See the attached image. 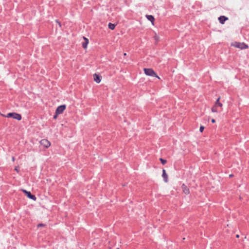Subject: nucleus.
Returning a JSON list of instances; mask_svg holds the SVG:
<instances>
[{
	"label": "nucleus",
	"instance_id": "5701e85b",
	"mask_svg": "<svg viewBox=\"0 0 249 249\" xmlns=\"http://www.w3.org/2000/svg\"><path fill=\"white\" fill-rule=\"evenodd\" d=\"M12 161H15V158H14V157H12Z\"/></svg>",
	"mask_w": 249,
	"mask_h": 249
},
{
	"label": "nucleus",
	"instance_id": "20e7f679",
	"mask_svg": "<svg viewBox=\"0 0 249 249\" xmlns=\"http://www.w3.org/2000/svg\"><path fill=\"white\" fill-rule=\"evenodd\" d=\"M143 71L146 75L148 76L156 77L160 79V77L156 74V73L152 69L144 68Z\"/></svg>",
	"mask_w": 249,
	"mask_h": 249
},
{
	"label": "nucleus",
	"instance_id": "4468645a",
	"mask_svg": "<svg viewBox=\"0 0 249 249\" xmlns=\"http://www.w3.org/2000/svg\"><path fill=\"white\" fill-rule=\"evenodd\" d=\"M218 19H219V21L220 22V23H221V24H224V22L228 19V18H226L225 17V16H220L219 18H218Z\"/></svg>",
	"mask_w": 249,
	"mask_h": 249
},
{
	"label": "nucleus",
	"instance_id": "4be33fe9",
	"mask_svg": "<svg viewBox=\"0 0 249 249\" xmlns=\"http://www.w3.org/2000/svg\"><path fill=\"white\" fill-rule=\"evenodd\" d=\"M212 122L213 123H214L215 122V120L214 119H213L212 120Z\"/></svg>",
	"mask_w": 249,
	"mask_h": 249
},
{
	"label": "nucleus",
	"instance_id": "6ab92c4d",
	"mask_svg": "<svg viewBox=\"0 0 249 249\" xmlns=\"http://www.w3.org/2000/svg\"><path fill=\"white\" fill-rule=\"evenodd\" d=\"M55 21L58 24V25H59V27H61V24L60 22L58 20H56Z\"/></svg>",
	"mask_w": 249,
	"mask_h": 249
},
{
	"label": "nucleus",
	"instance_id": "a211bd4d",
	"mask_svg": "<svg viewBox=\"0 0 249 249\" xmlns=\"http://www.w3.org/2000/svg\"><path fill=\"white\" fill-rule=\"evenodd\" d=\"M15 170L16 171V172H17L18 173L19 171L18 167V166L15 167Z\"/></svg>",
	"mask_w": 249,
	"mask_h": 249
},
{
	"label": "nucleus",
	"instance_id": "0eeeda50",
	"mask_svg": "<svg viewBox=\"0 0 249 249\" xmlns=\"http://www.w3.org/2000/svg\"><path fill=\"white\" fill-rule=\"evenodd\" d=\"M23 192L27 195V196L29 198L32 199H33L34 200H36V196H34V195H32L30 192H28V191H27L26 190H23Z\"/></svg>",
	"mask_w": 249,
	"mask_h": 249
},
{
	"label": "nucleus",
	"instance_id": "ddd939ff",
	"mask_svg": "<svg viewBox=\"0 0 249 249\" xmlns=\"http://www.w3.org/2000/svg\"><path fill=\"white\" fill-rule=\"evenodd\" d=\"M162 176L164 179V181L166 182H168V175L166 173V171L164 169L162 170Z\"/></svg>",
	"mask_w": 249,
	"mask_h": 249
},
{
	"label": "nucleus",
	"instance_id": "2eb2a0df",
	"mask_svg": "<svg viewBox=\"0 0 249 249\" xmlns=\"http://www.w3.org/2000/svg\"><path fill=\"white\" fill-rule=\"evenodd\" d=\"M116 24H112L111 23H109L108 26L109 29L111 30H114L115 28Z\"/></svg>",
	"mask_w": 249,
	"mask_h": 249
},
{
	"label": "nucleus",
	"instance_id": "f03ea898",
	"mask_svg": "<svg viewBox=\"0 0 249 249\" xmlns=\"http://www.w3.org/2000/svg\"><path fill=\"white\" fill-rule=\"evenodd\" d=\"M231 46L241 50L248 48V45L244 42H234L231 44Z\"/></svg>",
	"mask_w": 249,
	"mask_h": 249
},
{
	"label": "nucleus",
	"instance_id": "423d86ee",
	"mask_svg": "<svg viewBox=\"0 0 249 249\" xmlns=\"http://www.w3.org/2000/svg\"><path fill=\"white\" fill-rule=\"evenodd\" d=\"M40 144L45 148H48L51 145L50 142L46 139H43L40 142Z\"/></svg>",
	"mask_w": 249,
	"mask_h": 249
},
{
	"label": "nucleus",
	"instance_id": "b1692460",
	"mask_svg": "<svg viewBox=\"0 0 249 249\" xmlns=\"http://www.w3.org/2000/svg\"><path fill=\"white\" fill-rule=\"evenodd\" d=\"M232 176H233V175H230V177H232Z\"/></svg>",
	"mask_w": 249,
	"mask_h": 249
},
{
	"label": "nucleus",
	"instance_id": "7ed1b4c3",
	"mask_svg": "<svg viewBox=\"0 0 249 249\" xmlns=\"http://www.w3.org/2000/svg\"><path fill=\"white\" fill-rule=\"evenodd\" d=\"M7 118H13L17 120H20L21 119V116L19 114L15 113V112H11L8 113L6 115L4 116Z\"/></svg>",
	"mask_w": 249,
	"mask_h": 249
},
{
	"label": "nucleus",
	"instance_id": "393cba45",
	"mask_svg": "<svg viewBox=\"0 0 249 249\" xmlns=\"http://www.w3.org/2000/svg\"><path fill=\"white\" fill-rule=\"evenodd\" d=\"M239 235H236V237L238 238L239 237Z\"/></svg>",
	"mask_w": 249,
	"mask_h": 249
},
{
	"label": "nucleus",
	"instance_id": "412c9836",
	"mask_svg": "<svg viewBox=\"0 0 249 249\" xmlns=\"http://www.w3.org/2000/svg\"><path fill=\"white\" fill-rule=\"evenodd\" d=\"M58 115V114H56L55 113V114L53 116V118H54V119H56L57 118V115Z\"/></svg>",
	"mask_w": 249,
	"mask_h": 249
},
{
	"label": "nucleus",
	"instance_id": "6e6552de",
	"mask_svg": "<svg viewBox=\"0 0 249 249\" xmlns=\"http://www.w3.org/2000/svg\"><path fill=\"white\" fill-rule=\"evenodd\" d=\"M93 79L95 82L97 83H99L101 81V76L99 74L95 73L93 75Z\"/></svg>",
	"mask_w": 249,
	"mask_h": 249
},
{
	"label": "nucleus",
	"instance_id": "9d476101",
	"mask_svg": "<svg viewBox=\"0 0 249 249\" xmlns=\"http://www.w3.org/2000/svg\"><path fill=\"white\" fill-rule=\"evenodd\" d=\"M146 17L148 20L151 22L152 24L154 25L155 20L154 17L152 15H146Z\"/></svg>",
	"mask_w": 249,
	"mask_h": 249
},
{
	"label": "nucleus",
	"instance_id": "1a4fd4ad",
	"mask_svg": "<svg viewBox=\"0 0 249 249\" xmlns=\"http://www.w3.org/2000/svg\"><path fill=\"white\" fill-rule=\"evenodd\" d=\"M182 189L185 194L188 195L190 193L189 189L184 184L182 185Z\"/></svg>",
	"mask_w": 249,
	"mask_h": 249
},
{
	"label": "nucleus",
	"instance_id": "f3484780",
	"mask_svg": "<svg viewBox=\"0 0 249 249\" xmlns=\"http://www.w3.org/2000/svg\"><path fill=\"white\" fill-rule=\"evenodd\" d=\"M204 129V127L203 126H201L199 128V130L201 132H202Z\"/></svg>",
	"mask_w": 249,
	"mask_h": 249
},
{
	"label": "nucleus",
	"instance_id": "9b49d317",
	"mask_svg": "<svg viewBox=\"0 0 249 249\" xmlns=\"http://www.w3.org/2000/svg\"><path fill=\"white\" fill-rule=\"evenodd\" d=\"M83 39L85 42L82 43V47L84 49H86L87 48L88 44L89 43V40L87 38L83 37Z\"/></svg>",
	"mask_w": 249,
	"mask_h": 249
},
{
	"label": "nucleus",
	"instance_id": "aec40b11",
	"mask_svg": "<svg viewBox=\"0 0 249 249\" xmlns=\"http://www.w3.org/2000/svg\"><path fill=\"white\" fill-rule=\"evenodd\" d=\"M45 225L43 224H39L38 225H37V227H43Z\"/></svg>",
	"mask_w": 249,
	"mask_h": 249
},
{
	"label": "nucleus",
	"instance_id": "f8f14e48",
	"mask_svg": "<svg viewBox=\"0 0 249 249\" xmlns=\"http://www.w3.org/2000/svg\"><path fill=\"white\" fill-rule=\"evenodd\" d=\"M153 38L155 40V43L156 44H157L160 40V37L156 33H154V36H153Z\"/></svg>",
	"mask_w": 249,
	"mask_h": 249
},
{
	"label": "nucleus",
	"instance_id": "39448f33",
	"mask_svg": "<svg viewBox=\"0 0 249 249\" xmlns=\"http://www.w3.org/2000/svg\"><path fill=\"white\" fill-rule=\"evenodd\" d=\"M66 106L65 105H61L58 107L55 110L56 114H60L63 112L66 109Z\"/></svg>",
	"mask_w": 249,
	"mask_h": 249
},
{
	"label": "nucleus",
	"instance_id": "f257e3e1",
	"mask_svg": "<svg viewBox=\"0 0 249 249\" xmlns=\"http://www.w3.org/2000/svg\"><path fill=\"white\" fill-rule=\"evenodd\" d=\"M220 99V97L217 98L214 106L212 107L211 110L213 112H217L219 111L220 110H219V107L222 109L223 105L219 102Z\"/></svg>",
	"mask_w": 249,
	"mask_h": 249
},
{
	"label": "nucleus",
	"instance_id": "dca6fc26",
	"mask_svg": "<svg viewBox=\"0 0 249 249\" xmlns=\"http://www.w3.org/2000/svg\"><path fill=\"white\" fill-rule=\"evenodd\" d=\"M160 160L162 164H165L167 162V160L163 159L160 158Z\"/></svg>",
	"mask_w": 249,
	"mask_h": 249
}]
</instances>
